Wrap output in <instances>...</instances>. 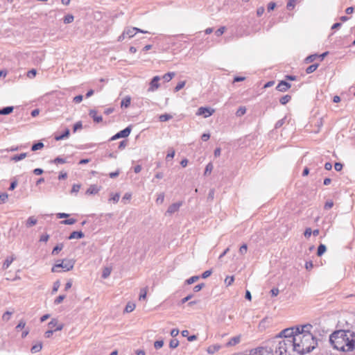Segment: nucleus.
<instances>
[{
    "mask_svg": "<svg viewBox=\"0 0 355 355\" xmlns=\"http://www.w3.org/2000/svg\"><path fill=\"white\" fill-rule=\"evenodd\" d=\"M37 74V70L35 69H32L27 72V76L30 78H34Z\"/></svg>",
    "mask_w": 355,
    "mask_h": 355,
    "instance_id": "obj_47",
    "label": "nucleus"
},
{
    "mask_svg": "<svg viewBox=\"0 0 355 355\" xmlns=\"http://www.w3.org/2000/svg\"><path fill=\"white\" fill-rule=\"evenodd\" d=\"M172 118H173L172 115H171L169 114H161L159 116V119L162 122L167 121L171 119Z\"/></svg>",
    "mask_w": 355,
    "mask_h": 355,
    "instance_id": "obj_27",
    "label": "nucleus"
},
{
    "mask_svg": "<svg viewBox=\"0 0 355 355\" xmlns=\"http://www.w3.org/2000/svg\"><path fill=\"white\" fill-rule=\"evenodd\" d=\"M182 202H175V203H173L172 205H171L167 211H166V214H168L170 215L177 212L180 207L182 206Z\"/></svg>",
    "mask_w": 355,
    "mask_h": 355,
    "instance_id": "obj_11",
    "label": "nucleus"
},
{
    "mask_svg": "<svg viewBox=\"0 0 355 355\" xmlns=\"http://www.w3.org/2000/svg\"><path fill=\"white\" fill-rule=\"evenodd\" d=\"M64 298H65L64 295H60L56 297V299L54 301V303L55 304H58L61 303Z\"/></svg>",
    "mask_w": 355,
    "mask_h": 355,
    "instance_id": "obj_55",
    "label": "nucleus"
},
{
    "mask_svg": "<svg viewBox=\"0 0 355 355\" xmlns=\"http://www.w3.org/2000/svg\"><path fill=\"white\" fill-rule=\"evenodd\" d=\"M199 276H192L191 277L189 278L188 279H187L186 282L187 284H191L193 283H194L195 282H196L197 280L199 279Z\"/></svg>",
    "mask_w": 355,
    "mask_h": 355,
    "instance_id": "obj_40",
    "label": "nucleus"
},
{
    "mask_svg": "<svg viewBox=\"0 0 355 355\" xmlns=\"http://www.w3.org/2000/svg\"><path fill=\"white\" fill-rule=\"evenodd\" d=\"M225 31V26H222L220 27V28H218L216 32H215V34L219 37L220 35H222L224 32Z\"/></svg>",
    "mask_w": 355,
    "mask_h": 355,
    "instance_id": "obj_56",
    "label": "nucleus"
},
{
    "mask_svg": "<svg viewBox=\"0 0 355 355\" xmlns=\"http://www.w3.org/2000/svg\"><path fill=\"white\" fill-rule=\"evenodd\" d=\"M214 112V110H213V109L200 107L198 108L196 114L202 115L205 118H207V117L210 116L211 115H212Z\"/></svg>",
    "mask_w": 355,
    "mask_h": 355,
    "instance_id": "obj_10",
    "label": "nucleus"
},
{
    "mask_svg": "<svg viewBox=\"0 0 355 355\" xmlns=\"http://www.w3.org/2000/svg\"><path fill=\"white\" fill-rule=\"evenodd\" d=\"M312 234V230L310 227H307L305 231H304V235L306 238H309L311 236Z\"/></svg>",
    "mask_w": 355,
    "mask_h": 355,
    "instance_id": "obj_59",
    "label": "nucleus"
},
{
    "mask_svg": "<svg viewBox=\"0 0 355 355\" xmlns=\"http://www.w3.org/2000/svg\"><path fill=\"white\" fill-rule=\"evenodd\" d=\"M75 261L73 259H63L58 261L53 266L51 270L53 272H66L71 270L74 266Z\"/></svg>",
    "mask_w": 355,
    "mask_h": 355,
    "instance_id": "obj_4",
    "label": "nucleus"
},
{
    "mask_svg": "<svg viewBox=\"0 0 355 355\" xmlns=\"http://www.w3.org/2000/svg\"><path fill=\"white\" fill-rule=\"evenodd\" d=\"M89 115L93 119L94 121L100 123L103 121V118L101 115L97 114V112L94 110L89 111Z\"/></svg>",
    "mask_w": 355,
    "mask_h": 355,
    "instance_id": "obj_14",
    "label": "nucleus"
},
{
    "mask_svg": "<svg viewBox=\"0 0 355 355\" xmlns=\"http://www.w3.org/2000/svg\"><path fill=\"white\" fill-rule=\"evenodd\" d=\"M76 222V219H74V218H69V219H66L64 220H62L61 222V223L64 224V225H73Z\"/></svg>",
    "mask_w": 355,
    "mask_h": 355,
    "instance_id": "obj_49",
    "label": "nucleus"
},
{
    "mask_svg": "<svg viewBox=\"0 0 355 355\" xmlns=\"http://www.w3.org/2000/svg\"><path fill=\"white\" fill-rule=\"evenodd\" d=\"M14 259L15 258L13 257H7L3 262V269H7L10 266Z\"/></svg>",
    "mask_w": 355,
    "mask_h": 355,
    "instance_id": "obj_24",
    "label": "nucleus"
},
{
    "mask_svg": "<svg viewBox=\"0 0 355 355\" xmlns=\"http://www.w3.org/2000/svg\"><path fill=\"white\" fill-rule=\"evenodd\" d=\"M83 96L82 95H78L73 98V101L75 103H80L83 101Z\"/></svg>",
    "mask_w": 355,
    "mask_h": 355,
    "instance_id": "obj_61",
    "label": "nucleus"
},
{
    "mask_svg": "<svg viewBox=\"0 0 355 355\" xmlns=\"http://www.w3.org/2000/svg\"><path fill=\"white\" fill-rule=\"evenodd\" d=\"M99 187L96 184L90 185V187L86 191V194L93 195L96 194L99 191Z\"/></svg>",
    "mask_w": 355,
    "mask_h": 355,
    "instance_id": "obj_16",
    "label": "nucleus"
},
{
    "mask_svg": "<svg viewBox=\"0 0 355 355\" xmlns=\"http://www.w3.org/2000/svg\"><path fill=\"white\" fill-rule=\"evenodd\" d=\"M334 168L336 171H340L343 168V164L340 162H336L334 164Z\"/></svg>",
    "mask_w": 355,
    "mask_h": 355,
    "instance_id": "obj_64",
    "label": "nucleus"
},
{
    "mask_svg": "<svg viewBox=\"0 0 355 355\" xmlns=\"http://www.w3.org/2000/svg\"><path fill=\"white\" fill-rule=\"evenodd\" d=\"M159 80H161V76H154L150 82L149 87L148 88V92H153L158 89V88L160 87V85L159 83Z\"/></svg>",
    "mask_w": 355,
    "mask_h": 355,
    "instance_id": "obj_9",
    "label": "nucleus"
},
{
    "mask_svg": "<svg viewBox=\"0 0 355 355\" xmlns=\"http://www.w3.org/2000/svg\"><path fill=\"white\" fill-rule=\"evenodd\" d=\"M33 173L36 175H42L44 173V170L40 168H35Z\"/></svg>",
    "mask_w": 355,
    "mask_h": 355,
    "instance_id": "obj_63",
    "label": "nucleus"
},
{
    "mask_svg": "<svg viewBox=\"0 0 355 355\" xmlns=\"http://www.w3.org/2000/svg\"><path fill=\"white\" fill-rule=\"evenodd\" d=\"M327 248L324 244H320L318 248L317 255L320 257L322 256L326 251Z\"/></svg>",
    "mask_w": 355,
    "mask_h": 355,
    "instance_id": "obj_28",
    "label": "nucleus"
},
{
    "mask_svg": "<svg viewBox=\"0 0 355 355\" xmlns=\"http://www.w3.org/2000/svg\"><path fill=\"white\" fill-rule=\"evenodd\" d=\"M48 329L46 331V338H50L53 334L61 331L64 327L62 322H59L55 318L52 319L47 324Z\"/></svg>",
    "mask_w": 355,
    "mask_h": 355,
    "instance_id": "obj_5",
    "label": "nucleus"
},
{
    "mask_svg": "<svg viewBox=\"0 0 355 355\" xmlns=\"http://www.w3.org/2000/svg\"><path fill=\"white\" fill-rule=\"evenodd\" d=\"M66 161L64 159L60 158V157H56L53 160H50L49 163H55V164H64Z\"/></svg>",
    "mask_w": 355,
    "mask_h": 355,
    "instance_id": "obj_43",
    "label": "nucleus"
},
{
    "mask_svg": "<svg viewBox=\"0 0 355 355\" xmlns=\"http://www.w3.org/2000/svg\"><path fill=\"white\" fill-rule=\"evenodd\" d=\"M8 195L6 193L0 194V204H3L8 200Z\"/></svg>",
    "mask_w": 355,
    "mask_h": 355,
    "instance_id": "obj_41",
    "label": "nucleus"
},
{
    "mask_svg": "<svg viewBox=\"0 0 355 355\" xmlns=\"http://www.w3.org/2000/svg\"><path fill=\"white\" fill-rule=\"evenodd\" d=\"M131 130H132V128L130 125H129L127 128H125V129L119 131L116 135L112 136L111 137L110 140L114 141V140L118 139L119 138L128 137L130 135Z\"/></svg>",
    "mask_w": 355,
    "mask_h": 355,
    "instance_id": "obj_8",
    "label": "nucleus"
},
{
    "mask_svg": "<svg viewBox=\"0 0 355 355\" xmlns=\"http://www.w3.org/2000/svg\"><path fill=\"white\" fill-rule=\"evenodd\" d=\"M248 246L246 244H243L239 249V252L241 254H245L247 252Z\"/></svg>",
    "mask_w": 355,
    "mask_h": 355,
    "instance_id": "obj_53",
    "label": "nucleus"
},
{
    "mask_svg": "<svg viewBox=\"0 0 355 355\" xmlns=\"http://www.w3.org/2000/svg\"><path fill=\"white\" fill-rule=\"evenodd\" d=\"M179 345V341L177 339H172L170 341L169 347L172 349L176 348Z\"/></svg>",
    "mask_w": 355,
    "mask_h": 355,
    "instance_id": "obj_38",
    "label": "nucleus"
},
{
    "mask_svg": "<svg viewBox=\"0 0 355 355\" xmlns=\"http://www.w3.org/2000/svg\"><path fill=\"white\" fill-rule=\"evenodd\" d=\"M42 343H40L33 345L31 347V351L32 353L34 354V353L40 352L42 349Z\"/></svg>",
    "mask_w": 355,
    "mask_h": 355,
    "instance_id": "obj_29",
    "label": "nucleus"
},
{
    "mask_svg": "<svg viewBox=\"0 0 355 355\" xmlns=\"http://www.w3.org/2000/svg\"><path fill=\"white\" fill-rule=\"evenodd\" d=\"M297 327L288 328L282 331L279 334V337L283 339L292 340L297 334Z\"/></svg>",
    "mask_w": 355,
    "mask_h": 355,
    "instance_id": "obj_6",
    "label": "nucleus"
},
{
    "mask_svg": "<svg viewBox=\"0 0 355 355\" xmlns=\"http://www.w3.org/2000/svg\"><path fill=\"white\" fill-rule=\"evenodd\" d=\"M111 274V269L110 268H105L103 270L102 277L103 279L107 278Z\"/></svg>",
    "mask_w": 355,
    "mask_h": 355,
    "instance_id": "obj_35",
    "label": "nucleus"
},
{
    "mask_svg": "<svg viewBox=\"0 0 355 355\" xmlns=\"http://www.w3.org/2000/svg\"><path fill=\"white\" fill-rule=\"evenodd\" d=\"M313 326L310 324L297 326V334L292 339L293 352L302 355L315 348L318 343L311 332Z\"/></svg>",
    "mask_w": 355,
    "mask_h": 355,
    "instance_id": "obj_1",
    "label": "nucleus"
},
{
    "mask_svg": "<svg viewBox=\"0 0 355 355\" xmlns=\"http://www.w3.org/2000/svg\"><path fill=\"white\" fill-rule=\"evenodd\" d=\"M245 112L246 108L245 107H240L236 112V115L241 116L244 115Z\"/></svg>",
    "mask_w": 355,
    "mask_h": 355,
    "instance_id": "obj_46",
    "label": "nucleus"
},
{
    "mask_svg": "<svg viewBox=\"0 0 355 355\" xmlns=\"http://www.w3.org/2000/svg\"><path fill=\"white\" fill-rule=\"evenodd\" d=\"M85 236L83 232L81 231H74L73 232H71L70 234V235L69 236L68 239L71 240V239H82Z\"/></svg>",
    "mask_w": 355,
    "mask_h": 355,
    "instance_id": "obj_15",
    "label": "nucleus"
},
{
    "mask_svg": "<svg viewBox=\"0 0 355 355\" xmlns=\"http://www.w3.org/2000/svg\"><path fill=\"white\" fill-rule=\"evenodd\" d=\"M333 347L342 352H352L355 349V333L349 330L334 331L329 337Z\"/></svg>",
    "mask_w": 355,
    "mask_h": 355,
    "instance_id": "obj_2",
    "label": "nucleus"
},
{
    "mask_svg": "<svg viewBox=\"0 0 355 355\" xmlns=\"http://www.w3.org/2000/svg\"><path fill=\"white\" fill-rule=\"evenodd\" d=\"M124 35H126L127 37L132 38L136 35L137 33H148L146 31L141 30L136 27H127L124 29Z\"/></svg>",
    "mask_w": 355,
    "mask_h": 355,
    "instance_id": "obj_7",
    "label": "nucleus"
},
{
    "mask_svg": "<svg viewBox=\"0 0 355 355\" xmlns=\"http://www.w3.org/2000/svg\"><path fill=\"white\" fill-rule=\"evenodd\" d=\"M25 325H26V322L23 320H21L19 321L18 324L16 326L15 329L17 331H19V329H24L25 327Z\"/></svg>",
    "mask_w": 355,
    "mask_h": 355,
    "instance_id": "obj_50",
    "label": "nucleus"
},
{
    "mask_svg": "<svg viewBox=\"0 0 355 355\" xmlns=\"http://www.w3.org/2000/svg\"><path fill=\"white\" fill-rule=\"evenodd\" d=\"M175 72H168L161 77V80H163L165 83H168L175 76Z\"/></svg>",
    "mask_w": 355,
    "mask_h": 355,
    "instance_id": "obj_18",
    "label": "nucleus"
},
{
    "mask_svg": "<svg viewBox=\"0 0 355 355\" xmlns=\"http://www.w3.org/2000/svg\"><path fill=\"white\" fill-rule=\"evenodd\" d=\"M70 135V131L68 128H65L64 132L62 134L55 133L54 136V139L56 141L62 140L67 139Z\"/></svg>",
    "mask_w": 355,
    "mask_h": 355,
    "instance_id": "obj_13",
    "label": "nucleus"
},
{
    "mask_svg": "<svg viewBox=\"0 0 355 355\" xmlns=\"http://www.w3.org/2000/svg\"><path fill=\"white\" fill-rule=\"evenodd\" d=\"M205 286V284L203 283L199 284L193 287V291L194 292H198L200 291L203 287Z\"/></svg>",
    "mask_w": 355,
    "mask_h": 355,
    "instance_id": "obj_58",
    "label": "nucleus"
},
{
    "mask_svg": "<svg viewBox=\"0 0 355 355\" xmlns=\"http://www.w3.org/2000/svg\"><path fill=\"white\" fill-rule=\"evenodd\" d=\"M80 184H75L72 187L71 193H78L80 189Z\"/></svg>",
    "mask_w": 355,
    "mask_h": 355,
    "instance_id": "obj_57",
    "label": "nucleus"
},
{
    "mask_svg": "<svg viewBox=\"0 0 355 355\" xmlns=\"http://www.w3.org/2000/svg\"><path fill=\"white\" fill-rule=\"evenodd\" d=\"M12 313H13V311H6L2 315V320L3 321L8 322L10 320V316L12 315Z\"/></svg>",
    "mask_w": 355,
    "mask_h": 355,
    "instance_id": "obj_31",
    "label": "nucleus"
},
{
    "mask_svg": "<svg viewBox=\"0 0 355 355\" xmlns=\"http://www.w3.org/2000/svg\"><path fill=\"white\" fill-rule=\"evenodd\" d=\"M285 119H286V117L277 121L275 125V129H278V128H281L284 124Z\"/></svg>",
    "mask_w": 355,
    "mask_h": 355,
    "instance_id": "obj_42",
    "label": "nucleus"
},
{
    "mask_svg": "<svg viewBox=\"0 0 355 355\" xmlns=\"http://www.w3.org/2000/svg\"><path fill=\"white\" fill-rule=\"evenodd\" d=\"M37 223V220L36 218H35L34 216H30L26 221V227L28 228L31 227L36 225Z\"/></svg>",
    "mask_w": 355,
    "mask_h": 355,
    "instance_id": "obj_17",
    "label": "nucleus"
},
{
    "mask_svg": "<svg viewBox=\"0 0 355 355\" xmlns=\"http://www.w3.org/2000/svg\"><path fill=\"white\" fill-rule=\"evenodd\" d=\"M291 99V96L290 95H285L282 96L279 99V103L282 105H286L287 103H288Z\"/></svg>",
    "mask_w": 355,
    "mask_h": 355,
    "instance_id": "obj_30",
    "label": "nucleus"
},
{
    "mask_svg": "<svg viewBox=\"0 0 355 355\" xmlns=\"http://www.w3.org/2000/svg\"><path fill=\"white\" fill-rule=\"evenodd\" d=\"M135 309V304L133 303H128L125 308V311L127 313L132 312Z\"/></svg>",
    "mask_w": 355,
    "mask_h": 355,
    "instance_id": "obj_33",
    "label": "nucleus"
},
{
    "mask_svg": "<svg viewBox=\"0 0 355 355\" xmlns=\"http://www.w3.org/2000/svg\"><path fill=\"white\" fill-rule=\"evenodd\" d=\"M132 195L130 193H125L122 198V201L125 203V200H130L131 199Z\"/></svg>",
    "mask_w": 355,
    "mask_h": 355,
    "instance_id": "obj_60",
    "label": "nucleus"
},
{
    "mask_svg": "<svg viewBox=\"0 0 355 355\" xmlns=\"http://www.w3.org/2000/svg\"><path fill=\"white\" fill-rule=\"evenodd\" d=\"M318 57V55L317 54H314V55H309L308 57H306V58L305 59V62L306 63H310V62H312L315 60V59Z\"/></svg>",
    "mask_w": 355,
    "mask_h": 355,
    "instance_id": "obj_45",
    "label": "nucleus"
},
{
    "mask_svg": "<svg viewBox=\"0 0 355 355\" xmlns=\"http://www.w3.org/2000/svg\"><path fill=\"white\" fill-rule=\"evenodd\" d=\"M240 340H241L240 336L232 337L227 343V345H229V346L235 345L238 344L240 342Z\"/></svg>",
    "mask_w": 355,
    "mask_h": 355,
    "instance_id": "obj_23",
    "label": "nucleus"
},
{
    "mask_svg": "<svg viewBox=\"0 0 355 355\" xmlns=\"http://www.w3.org/2000/svg\"><path fill=\"white\" fill-rule=\"evenodd\" d=\"M234 278L233 276H227L225 279V283L227 286H230L234 282Z\"/></svg>",
    "mask_w": 355,
    "mask_h": 355,
    "instance_id": "obj_48",
    "label": "nucleus"
},
{
    "mask_svg": "<svg viewBox=\"0 0 355 355\" xmlns=\"http://www.w3.org/2000/svg\"><path fill=\"white\" fill-rule=\"evenodd\" d=\"M185 81L179 82L175 87V92H178L182 89L185 85Z\"/></svg>",
    "mask_w": 355,
    "mask_h": 355,
    "instance_id": "obj_44",
    "label": "nucleus"
},
{
    "mask_svg": "<svg viewBox=\"0 0 355 355\" xmlns=\"http://www.w3.org/2000/svg\"><path fill=\"white\" fill-rule=\"evenodd\" d=\"M212 273V271L209 270H206L202 274V278L203 279H206L208 277H209Z\"/></svg>",
    "mask_w": 355,
    "mask_h": 355,
    "instance_id": "obj_62",
    "label": "nucleus"
},
{
    "mask_svg": "<svg viewBox=\"0 0 355 355\" xmlns=\"http://www.w3.org/2000/svg\"><path fill=\"white\" fill-rule=\"evenodd\" d=\"M164 200V193H160L158 194L157 198L156 199L157 204H162Z\"/></svg>",
    "mask_w": 355,
    "mask_h": 355,
    "instance_id": "obj_37",
    "label": "nucleus"
},
{
    "mask_svg": "<svg viewBox=\"0 0 355 355\" xmlns=\"http://www.w3.org/2000/svg\"><path fill=\"white\" fill-rule=\"evenodd\" d=\"M73 16L72 15H67L64 17V24H70L73 21Z\"/></svg>",
    "mask_w": 355,
    "mask_h": 355,
    "instance_id": "obj_34",
    "label": "nucleus"
},
{
    "mask_svg": "<svg viewBox=\"0 0 355 355\" xmlns=\"http://www.w3.org/2000/svg\"><path fill=\"white\" fill-rule=\"evenodd\" d=\"M14 107L12 106H8L0 109V115H7L12 112Z\"/></svg>",
    "mask_w": 355,
    "mask_h": 355,
    "instance_id": "obj_20",
    "label": "nucleus"
},
{
    "mask_svg": "<svg viewBox=\"0 0 355 355\" xmlns=\"http://www.w3.org/2000/svg\"><path fill=\"white\" fill-rule=\"evenodd\" d=\"M175 156V150L173 148L168 150V153L166 155V160L168 161L171 159H173Z\"/></svg>",
    "mask_w": 355,
    "mask_h": 355,
    "instance_id": "obj_36",
    "label": "nucleus"
},
{
    "mask_svg": "<svg viewBox=\"0 0 355 355\" xmlns=\"http://www.w3.org/2000/svg\"><path fill=\"white\" fill-rule=\"evenodd\" d=\"M291 84L285 80L280 81L277 85L276 89L279 92H286L291 87Z\"/></svg>",
    "mask_w": 355,
    "mask_h": 355,
    "instance_id": "obj_12",
    "label": "nucleus"
},
{
    "mask_svg": "<svg viewBox=\"0 0 355 355\" xmlns=\"http://www.w3.org/2000/svg\"><path fill=\"white\" fill-rule=\"evenodd\" d=\"M146 293H147V288H144L141 289L140 295H139V300H145L146 297Z\"/></svg>",
    "mask_w": 355,
    "mask_h": 355,
    "instance_id": "obj_39",
    "label": "nucleus"
},
{
    "mask_svg": "<svg viewBox=\"0 0 355 355\" xmlns=\"http://www.w3.org/2000/svg\"><path fill=\"white\" fill-rule=\"evenodd\" d=\"M318 66H319V64H313L310 65L306 69V73L309 74V73H313V71H315L317 69Z\"/></svg>",
    "mask_w": 355,
    "mask_h": 355,
    "instance_id": "obj_26",
    "label": "nucleus"
},
{
    "mask_svg": "<svg viewBox=\"0 0 355 355\" xmlns=\"http://www.w3.org/2000/svg\"><path fill=\"white\" fill-rule=\"evenodd\" d=\"M83 128V124L81 121H78L73 125V132H76L78 130H80Z\"/></svg>",
    "mask_w": 355,
    "mask_h": 355,
    "instance_id": "obj_52",
    "label": "nucleus"
},
{
    "mask_svg": "<svg viewBox=\"0 0 355 355\" xmlns=\"http://www.w3.org/2000/svg\"><path fill=\"white\" fill-rule=\"evenodd\" d=\"M64 245L62 243L58 244L52 250V254H58L63 248Z\"/></svg>",
    "mask_w": 355,
    "mask_h": 355,
    "instance_id": "obj_25",
    "label": "nucleus"
},
{
    "mask_svg": "<svg viewBox=\"0 0 355 355\" xmlns=\"http://www.w3.org/2000/svg\"><path fill=\"white\" fill-rule=\"evenodd\" d=\"M131 102V98L129 96L123 98L121 102V107L127 108L130 106Z\"/></svg>",
    "mask_w": 355,
    "mask_h": 355,
    "instance_id": "obj_19",
    "label": "nucleus"
},
{
    "mask_svg": "<svg viewBox=\"0 0 355 355\" xmlns=\"http://www.w3.org/2000/svg\"><path fill=\"white\" fill-rule=\"evenodd\" d=\"M120 198L119 193H116L112 195V198H110V200H112L114 203H116L119 202Z\"/></svg>",
    "mask_w": 355,
    "mask_h": 355,
    "instance_id": "obj_54",
    "label": "nucleus"
},
{
    "mask_svg": "<svg viewBox=\"0 0 355 355\" xmlns=\"http://www.w3.org/2000/svg\"><path fill=\"white\" fill-rule=\"evenodd\" d=\"M44 146V143L42 142V139L39 141L37 143H35L32 145L31 150L33 151H35L40 149H42Z\"/></svg>",
    "mask_w": 355,
    "mask_h": 355,
    "instance_id": "obj_22",
    "label": "nucleus"
},
{
    "mask_svg": "<svg viewBox=\"0 0 355 355\" xmlns=\"http://www.w3.org/2000/svg\"><path fill=\"white\" fill-rule=\"evenodd\" d=\"M26 156H27V153H23L21 154H18V155H15L10 158V160L14 161V162H18V161L22 160Z\"/></svg>",
    "mask_w": 355,
    "mask_h": 355,
    "instance_id": "obj_21",
    "label": "nucleus"
},
{
    "mask_svg": "<svg viewBox=\"0 0 355 355\" xmlns=\"http://www.w3.org/2000/svg\"><path fill=\"white\" fill-rule=\"evenodd\" d=\"M291 352H293V344L292 340L282 339L279 342L276 348L275 354L277 355H291Z\"/></svg>",
    "mask_w": 355,
    "mask_h": 355,
    "instance_id": "obj_3",
    "label": "nucleus"
},
{
    "mask_svg": "<svg viewBox=\"0 0 355 355\" xmlns=\"http://www.w3.org/2000/svg\"><path fill=\"white\" fill-rule=\"evenodd\" d=\"M164 345V341L163 340H157L154 343V347L156 349H158L161 347H162Z\"/></svg>",
    "mask_w": 355,
    "mask_h": 355,
    "instance_id": "obj_51",
    "label": "nucleus"
},
{
    "mask_svg": "<svg viewBox=\"0 0 355 355\" xmlns=\"http://www.w3.org/2000/svg\"><path fill=\"white\" fill-rule=\"evenodd\" d=\"M213 168H214V166H213L212 163L211 162L208 163L205 167L204 175H207V174L211 173Z\"/></svg>",
    "mask_w": 355,
    "mask_h": 355,
    "instance_id": "obj_32",
    "label": "nucleus"
}]
</instances>
